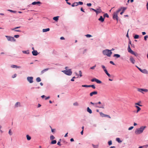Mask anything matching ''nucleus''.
<instances>
[{
    "mask_svg": "<svg viewBox=\"0 0 148 148\" xmlns=\"http://www.w3.org/2000/svg\"><path fill=\"white\" fill-rule=\"evenodd\" d=\"M146 127L145 126H141L139 128L136 129L135 131V133L136 134H138L142 133L144 129Z\"/></svg>",
    "mask_w": 148,
    "mask_h": 148,
    "instance_id": "obj_1",
    "label": "nucleus"
},
{
    "mask_svg": "<svg viewBox=\"0 0 148 148\" xmlns=\"http://www.w3.org/2000/svg\"><path fill=\"white\" fill-rule=\"evenodd\" d=\"M103 54L105 56H107L108 57H110L112 53L111 50L108 49H106L102 51Z\"/></svg>",
    "mask_w": 148,
    "mask_h": 148,
    "instance_id": "obj_2",
    "label": "nucleus"
},
{
    "mask_svg": "<svg viewBox=\"0 0 148 148\" xmlns=\"http://www.w3.org/2000/svg\"><path fill=\"white\" fill-rule=\"evenodd\" d=\"M62 71L66 75L69 76L71 75L72 73V72L71 71V69Z\"/></svg>",
    "mask_w": 148,
    "mask_h": 148,
    "instance_id": "obj_3",
    "label": "nucleus"
},
{
    "mask_svg": "<svg viewBox=\"0 0 148 148\" xmlns=\"http://www.w3.org/2000/svg\"><path fill=\"white\" fill-rule=\"evenodd\" d=\"M128 51L131 53V54L134 55L135 56L137 57L138 56V54L137 53H135L131 49L130 45H129L127 48Z\"/></svg>",
    "mask_w": 148,
    "mask_h": 148,
    "instance_id": "obj_4",
    "label": "nucleus"
},
{
    "mask_svg": "<svg viewBox=\"0 0 148 148\" xmlns=\"http://www.w3.org/2000/svg\"><path fill=\"white\" fill-rule=\"evenodd\" d=\"M5 37L7 38L8 40L10 41H15L16 40L14 39V37H12L10 36H5Z\"/></svg>",
    "mask_w": 148,
    "mask_h": 148,
    "instance_id": "obj_5",
    "label": "nucleus"
},
{
    "mask_svg": "<svg viewBox=\"0 0 148 148\" xmlns=\"http://www.w3.org/2000/svg\"><path fill=\"white\" fill-rule=\"evenodd\" d=\"M112 18L114 20H116L117 21L118 20V16L117 14L115 12H114L113 14Z\"/></svg>",
    "mask_w": 148,
    "mask_h": 148,
    "instance_id": "obj_6",
    "label": "nucleus"
},
{
    "mask_svg": "<svg viewBox=\"0 0 148 148\" xmlns=\"http://www.w3.org/2000/svg\"><path fill=\"white\" fill-rule=\"evenodd\" d=\"M33 77H27V80L30 83H32L33 82Z\"/></svg>",
    "mask_w": 148,
    "mask_h": 148,
    "instance_id": "obj_7",
    "label": "nucleus"
},
{
    "mask_svg": "<svg viewBox=\"0 0 148 148\" xmlns=\"http://www.w3.org/2000/svg\"><path fill=\"white\" fill-rule=\"evenodd\" d=\"M138 91L141 92L143 93V92H147L148 91V90L146 89H143V88H138Z\"/></svg>",
    "mask_w": 148,
    "mask_h": 148,
    "instance_id": "obj_8",
    "label": "nucleus"
},
{
    "mask_svg": "<svg viewBox=\"0 0 148 148\" xmlns=\"http://www.w3.org/2000/svg\"><path fill=\"white\" fill-rule=\"evenodd\" d=\"M95 107L103 109L104 108L105 104L104 103L101 104L100 105H95Z\"/></svg>",
    "mask_w": 148,
    "mask_h": 148,
    "instance_id": "obj_9",
    "label": "nucleus"
},
{
    "mask_svg": "<svg viewBox=\"0 0 148 148\" xmlns=\"http://www.w3.org/2000/svg\"><path fill=\"white\" fill-rule=\"evenodd\" d=\"M96 12V14L97 15H98L99 13H100L102 12V10L99 7L98 8H97L96 10H95V11Z\"/></svg>",
    "mask_w": 148,
    "mask_h": 148,
    "instance_id": "obj_10",
    "label": "nucleus"
},
{
    "mask_svg": "<svg viewBox=\"0 0 148 148\" xmlns=\"http://www.w3.org/2000/svg\"><path fill=\"white\" fill-rule=\"evenodd\" d=\"M32 53L33 55L34 56H36L38 54V53L37 51L36 50H34V51H32Z\"/></svg>",
    "mask_w": 148,
    "mask_h": 148,
    "instance_id": "obj_11",
    "label": "nucleus"
},
{
    "mask_svg": "<svg viewBox=\"0 0 148 148\" xmlns=\"http://www.w3.org/2000/svg\"><path fill=\"white\" fill-rule=\"evenodd\" d=\"M105 18L102 17V16H100L99 18L98 19V20L102 23L104 21Z\"/></svg>",
    "mask_w": 148,
    "mask_h": 148,
    "instance_id": "obj_12",
    "label": "nucleus"
},
{
    "mask_svg": "<svg viewBox=\"0 0 148 148\" xmlns=\"http://www.w3.org/2000/svg\"><path fill=\"white\" fill-rule=\"evenodd\" d=\"M97 92L96 91H94L90 92V96H92L93 95H97Z\"/></svg>",
    "mask_w": 148,
    "mask_h": 148,
    "instance_id": "obj_13",
    "label": "nucleus"
},
{
    "mask_svg": "<svg viewBox=\"0 0 148 148\" xmlns=\"http://www.w3.org/2000/svg\"><path fill=\"white\" fill-rule=\"evenodd\" d=\"M130 62L133 64H134L135 62V60L132 57V56H131L130 58Z\"/></svg>",
    "mask_w": 148,
    "mask_h": 148,
    "instance_id": "obj_14",
    "label": "nucleus"
},
{
    "mask_svg": "<svg viewBox=\"0 0 148 148\" xmlns=\"http://www.w3.org/2000/svg\"><path fill=\"white\" fill-rule=\"evenodd\" d=\"M41 3V2L39 1H34L32 3V4L33 5H38L39 4H40Z\"/></svg>",
    "mask_w": 148,
    "mask_h": 148,
    "instance_id": "obj_15",
    "label": "nucleus"
},
{
    "mask_svg": "<svg viewBox=\"0 0 148 148\" xmlns=\"http://www.w3.org/2000/svg\"><path fill=\"white\" fill-rule=\"evenodd\" d=\"M122 9V11L120 13V14L122 15L124 13L125 11L127 9L126 7H121Z\"/></svg>",
    "mask_w": 148,
    "mask_h": 148,
    "instance_id": "obj_16",
    "label": "nucleus"
},
{
    "mask_svg": "<svg viewBox=\"0 0 148 148\" xmlns=\"http://www.w3.org/2000/svg\"><path fill=\"white\" fill-rule=\"evenodd\" d=\"M87 111L90 114H91L92 113V110L90 109L89 107H88L87 108Z\"/></svg>",
    "mask_w": 148,
    "mask_h": 148,
    "instance_id": "obj_17",
    "label": "nucleus"
},
{
    "mask_svg": "<svg viewBox=\"0 0 148 148\" xmlns=\"http://www.w3.org/2000/svg\"><path fill=\"white\" fill-rule=\"evenodd\" d=\"M20 106V103L19 102H17L15 104V108H17Z\"/></svg>",
    "mask_w": 148,
    "mask_h": 148,
    "instance_id": "obj_18",
    "label": "nucleus"
},
{
    "mask_svg": "<svg viewBox=\"0 0 148 148\" xmlns=\"http://www.w3.org/2000/svg\"><path fill=\"white\" fill-rule=\"evenodd\" d=\"M141 72L145 74H148V71L146 69H142Z\"/></svg>",
    "mask_w": 148,
    "mask_h": 148,
    "instance_id": "obj_19",
    "label": "nucleus"
},
{
    "mask_svg": "<svg viewBox=\"0 0 148 148\" xmlns=\"http://www.w3.org/2000/svg\"><path fill=\"white\" fill-rule=\"evenodd\" d=\"M50 69L49 68H47L46 69H45L43 70L42 71H41V74H43V73H44L46 71H47L49 69Z\"/></svg>",
    "mask_w": 148,
    "mask_h": 148,
    "instance_id": "obj_20",
    "label": "nucleus"
},
{
    "mask_svg": "<svg viewBox=\"0 0 148 148\" xmlns=\"http://www.w3.org/2000/svg\"><path fill=\"white\" fill-rule=\"evenodd\" d=\"M135 107L137 109V110L136 112V113H138V112L140 110L141 108L139 106H136Z\"/></svg>",
    "mask_w": 148,
    "mask_h": 148,
    "instance_id": "obj_21",
    "label": "nucleus"
},
{
    "mask_svg": "<svg viewBox=\"0 0 148 148\" xmlns=\"http://www.w3.org/2000/svg\"><path fill=\"white\" fill-rule=\"evenodd\" d=\"M50 30V29L49 28H47L46 29H42V32H48Z\"/></svg>",
    "mask_w": 148,
    "mask_h": 148,
    "instance_id": "obj_22",
    "label": "nucleus"
},
{
    "mask_svg": "<svg viewBox=\"0 0 148 148\" xmlns=\"http://www.w3.org/2000/svg\"><path fill=\"white\" fill-rule=\"evenodd\" d=\"M59 17V16H55L53 17V19L56 21H57L58 20Z\"/></svg>",
    "mask_w": 148,
    "mask_h": 148,
    "instance_id": "obj_23",
    "label": "nucleus"
},
{
    "mask_svg": "<svg viewBox=\"0 0 148 148\" xmlns=\"http://www.w3.org/2000/svg\"><path fill=\"white\" fill-rule=\"evenodd\" d=\"M116 140L119 143H121L122 142V141L120 140V138H117L116 139Z\"/></svg>",
    "mask_w": 148,
    "mask_h": 148,
    "instance_id": "obj_24",
    "label": "nucleus"
},
{
    "mask_svg": "<svg viewBox=\"0 0 148 148\" xmlns=\"http://www.w3.org/2000/svg\"><path fill=\"white\" fill-rule=\"evenodd\" d=\"M22 52L23 53L27 54H29V50H27V51H23Z\"/></svg>",
    "mask_w": 148,
    "mask_h": 148,
    "instance_id": "obj_25",
    "label": "nucleus"
},
{
    "mask_svg": "<svg viewBox=\"0 0 148 148\" xmlns=\"http://www.w3.org/2000/svg\"><path fill=\"white\" fill-rule=\"evenodd\" d=\"M114 57H116V58H118L120 57V55L119 54H115L113 56Z\"/></svg>",
    "mask_w": 148,
    "mask_h": 148,
    "instance_id": "obj_26",
    "label": "nucleus"
},
{
    "mask_svg": "<svg viewBox=\"0 0 148 148\" xmlns=\"http://www.w3.org/2000/svg\"><path fill=\"white\" fill-rule=\"evenodd\" d=\"M56 143H57V141H56V140H53L50 143V144H56Z\"/></svg>",
    "mask_w": 148,
    "mask_h": 148,
    "instance_id": "obj_27",
    "label": "nucleus"
},
{
    "mask_svg": "<svg viewBox=\"0 0 148 148\" xmlns=\"http://www.w3.org/2000/svg\"><path fill=\"white\" fill-rule=\"evenodd\" d=\"M103 17L105 18V17L109 18V16L107 13H105L103 14Z\"/></svg>",
    "mask_w": 148,
    "mask_h": 148,
    "instance_id": "obj_28",
    "label": "nucleus"
},
{
    "mask_svg": "<svg viewBox=\"0 0 148 148\" xmlns=\"http://www.w3.org/2000/svg\"><path fill=\"white\" fill-rule=\"evenodd\" d=\"M36 80L37 82H39L41 81V79L39 77H38L36 78Z\"/></svg>",
    "mask_w": 148,
    "mask_h": 148,
    "instance_id": "obj_29",
    "label": "nucleus"
},
{
    "mask_svg": "<svg viewBox=\"0 0 148 148\" xmlns=\"http://www.w3.org/2000/svg\"><path fill=\"white\" fill-rule=\"evenodd\" d=\"M96 82L97 83L100 84L102 83V82L100 80H99L96 79Z\"/></svg>",
    "mask_w": 148,
    "mask_h": 148,
    "instance_id": "obj_30",
    "label": "nucleus"
},
{
    "mask_svg": "<svg viewBox=\"0 0 148 148\" xmlns=\"http://www.w3.org/2000/svg\"><path fill=\"white\" fill-rule=\"evenodd\" d=\"M27 140H30L31 139V137L28 135H26Z\"/></svg>",
    "mask_w": 148,
    "mask_h": 148,
    "instance_id": "obj_31",
    "label": "nucleus"
},
{
    "mask_svg": "<svg viewBox=\"0 0 148 148\" xmlns=\"http://www.w3.org/2000/svg\"><path fill=\"white\" fill-rule=\"evenodd\" d=\"M77 2H75L73 3L71 5V6L73 7H74L75 6H77Z\"/></svg>",
    "mask_w": 148,
    "mask_h": 148,
    "instance_id": "obj_32",
    "label": "nucleus"
},
{
    "mask_svg": "<svg viewBox=\"0 0 148 148\" xmlns=\"http://www.w3.org/2000/svg\"><path fill=\"white\" fill-rule=\"evenodd\" d=\"M134 38L135 39H138L139 37V36L137 34H136L134 36Z\"/></svg>",
    "mask_w": 148,
    "mask_h": 148,
    "instance_id": "obj_33",
    "label": "nucleus"
},
{
    "mask_svg": "<svg viewBox=\"0 0 148 148\" xmlns=\"http://www.w3.org/2000/svg\"><path fill=\"white\" fill-rule=\"evenodd\" d=\"M92 145L94 148H98V145H95L92 144Z\"/></svg>",
    "mask_w": 148,
    "mask_h": 148,
    "instance_id": "obj_34",
    "label": "nucleus"
},
{
    "mask_svg": "<svg viewBox=\"0 0 148 148\" xmlns=\"http://www.w3.org/2000/svg\"><path fill=\"white\" fill-rule=\"evenodd\" d=\"M77 5H82L83 4V2L82 1H79L78 2H77Z\"/></svg>",
    "mask_w": 148,
    "mask_h": 148,
    "instance_id": "obj_35",
    "label": "nucleus"
},
{
    "mask_svg": "<svg viewBox=\"0 0 148 148\" xmlns=\"http://www.w3.org/2000/svg\"><path fill=\"white\" fill-rule=\"evenodd\" d=\"M99 114L102 117H104L105 114L103 113L102 112H100L99 113Z\"/></svg>",
    "mask_w": 148,
    "mask_h": 148,
    "instance_id": "obj_36",
    "label": "nucleus"
},
{
    "mask_svg": "<svg viewBox=\"0 0 148 148\" xmlns=\"http://www.w3.org/2000/svg\"><path fill=\"white\" fill-rule=\"evenodd\" d=\"M90 85H84L82 86V87H90Z\"/></svg>",
    "mask_w": 148,
    "mask_h": 148,
    "instance_id": "obj_37",
    "label": "nucleus"
},
{
    "mask_svg": "<svg viewBox=\"0 0 148 148\" xmlns=\"http://www.w3.org/2000/svg\"><path fill=\"white\" fill-rule=\"evenodd\" d=\"M8 11L14 13H16V11H14L11 10H8Z\"/></svg>",
    "mask_w": 148,
    "mask_h": 148,
    "instance_id": "obj_38",
    "label": "nucleus"
},
{
    "mask_svg": "<svg viewBox=\"0 0 148 148\" xmlns=\"http://www.w3.org/2000/svg\"><path fill=\"white\" fill-rule=\"evenodd\" d=\"M55 137L53 135H51L50 136V139L51 140H52L54 139Z\"/></svg>",
    "mask_w": 148,
    "mask_h": 148,
    "instance_id": "obj_39",
    "label": "nucleus"
},
{
    "mask_svg": "<svg viewBox=\"0 0 148 148\" xmlns=\"http://www.w3.org/2000/svg\"><path fill=\"white\" fill-rule=\"evenodd\" d=\"M108 144L109 146L111 145L112 144V140H110L108 141Z\"/></svg>",
    "mask_w": 148,
    "mask_h": 148,
    "instance_id": "obj_40",
    "label": "nucleus"
},
{
    "mask_svg": "<svg viewBox=\"0 0 148 148\" xmlns=\"http://www.w3.org/2000/svg\"><path fill=\"white\" fill-rule=\"evenodd\" d=\"M21 27V26H18V27H15L14 28H12L11 29V30H14L15 29H19V28H20V27Z\"/></svg>",
    "mask_w": 148,
    "mask_h": 148,
    "instance_id": "obj_41",
    "label": "nucleus"
},
{
    "mask_svg": "<svg viewBox=\"0 0 148 148\" xmlns=\"http://www.w3.org/2000/svg\"><path fill=\"white\" fill-rule=\"evenodd\" d=\"M122 10L121 7L115 13H116L117 14H118L119 12L121 10Z\"/></svg>",
    "mask_w": 148,
    "mask_h": 148,
    "instance_id": "obj_42",
    "label": "nucleus"
},
{
    "mask_svg": "<svg viewBox=\"0 0 148 148\" xmlns=\"http://www.w3.org/2000/svg\"><path fill=\"white\" fill-rule=\"evenodd\" d=\"M90 87H92V88L94 89L96 88V87L94 85H90Z\"/></svg>",
    "mask_w": 148,
    "mask_h": 148,
    "instance_id": "obj_43",
    "label": "nucleus"
},
{
    "mask_svg": "<svg viewBox=\"0 0 148 148\" xmlns=\"http://www.w3.org/2000/svg\"><path fill=\"white\" fill-rule=\"evenodd\" d=\"M140 102H139L138 103H135V104L136 105H138V106H142V105H140Z\"/></svg>",
    "mask_w": 148,
    "mask_h": 148,
    "instance_id": "obj_44",
    "label": "nucleus"
},
{
    "mask_svg": "<svg viewBox=\"0 0 148 148\" xmlns=\"http://www.w3.org/2000/svg\"><path fill=\"white\" fill-rule=\"evenodd\" d=\"M85 36L87 38H90L92 36L91 35L89 34H87Z\"/></svg>",
    "mask_w": 148,
    "mask_h": 148,
    "instance_id": "obj_45",
    "label": "nucleus"
},
{
    "mask_svg": "<svg viewBox=\"0 0 148 148\" xmlns=\"http://www.w3.org/2000/svg\"><path fill=\"white\" fill-rule=\"evenodd\" d=\"M73 105L74 106H78V104L77 102H75L74 103H73Z\"/></svg>",
    "mask_w": 148,
    "mask_h": 148,
    "instance_id": "obj_46",
    "label": "nucleus"
},
{
    "mask_svg": "<svg viewBox=\"0 0 148 148\" xmlns=\"http://www.w3.org/2000/svg\"><path fill=\"white\" fill-rule=\"evenodd\" d=\"M102 104L100 101H99L98 102L96 103L95 105H98L99 104Z\"/></svg>",
    "mask_w": 148,
    "mask_h": 148,
    "instance_id": "obj_47",
    "label": "nucleus"
},
{
    "mask_svg": "<svg viewBox=\"0 0 148 148\" xmlns=\"http://www.w3.org/2000/svg\"><path fill=\"white\" fill-rule=\"evenodd\" d=\"M76 78L75 76H74L73 77V78L71 79V81L73 82L74 81V79Z\"/></svg>",
    "mask_w": 148,
    "mask_h": 148,
    "instance_id": "obj_48",
    "label": "nucleus"
},
{
    "mask_svg": "<svg viewBox=\"0 0 148 148\" xmlns=\"http://www.w3.org/2000/svg\"><path fill=\"white\" fill-rule=\"evenodd\" d=\"M16 76H17L16 74H15L12 76V78H14L16 77Z\"/></svg>",
    "mask_w": 148,
    "mask_h": 148,
    "instance_id": "obj_49",
    "label": "nucleus"
},
{
    "mask_svg": "<svg viewBox=\"0 0 148 148\" xmlns=\"http://www.w3.org/2000/svg\"><path fill=\"white\" fill-rule=\"evenodd\" d=\"M96 78H94L91 80V81L92 82H96Z\"/></svg>",
    "mask_w": 148,
    "mask_h": 148,
    "instance_id": "obj_50",
    "label": "nucleus"
},
{
    "mask_svg": "<svg viewBox=\"0 0 148 148\" xmlns=\"http://www.w3.org/2000/svg\"><path fill=\"white\" fill-rule=\"evenodd\" d=\"M96 65L95 64L93 66L91 67L90 68V69H95V68L96 67Z\"/></svg>",
    "mask_w": 148,
    "mask_h": 148,
    "instance_id": "obj_51",
    "label": "nucleus"
},
{
    "mask_svg": "<svg viewBox=\"0 0 148 148\" xmlns=\"http://www.w3.org/2000/svg\"><path fill=\"white\" fill-rule=\"evenodd\" d=\"M79 76L80 77H81L82 76V72L81 71H79Z\"/></svg>",
    "mask_w": 148,
    "mask_h": 148,
    "instance_id": "obj_52",
    "label": "nucleus"
},
{
    "mask_svg": "<svg viewBox=\"0 0 148 148\" xmlns=\"http://www.w3.org/2000/svg\"><path fill=\"white\" fill-rule=\"evenodd\" d=\"M104 117H107L109 118H111L110 116L109 115H107V114H105Z\"/></svg>",
    "mask_w": 148,
    "mask_h": 148,
    "instance_id": "obj_53",
    "label": "nucleus"
},
{
    "mask_svg": "<svg viewBox=\"0 0 148 148\" xmlns=\"http://www.w3.org/2000/svg\"><path fill=\"white\" fill-rule=\"evenodd\" d=\"M148 38V36L146 35L144 37V40H147V38Z\"/></svg>",
    "mask_w": 148,
    "mask_h": 148,
    "instance_id": "obj_54",
    "label": "nucleus"
},
{
    "mask_svg": "<svg viewBox=\"0 0 148 148\" xmlns=\"http://www.w3.org/2000/svg\"><path fill=\"white\" fill-rule=\"evenodd\" d=\"M134 127L133 126H131L128 128V130H131L132 129L134 128Z\"/></svg>",
    "mask_w": 148,
    "mask_h": 148,
    "instance_id": "obj_55",
    "label": "nucleus"
},
{
    "mask_svg": "<svg viewBox=\"0 0 148 148\" xmlns=\"http://www.w3.org/2000/svg\"><path fill=\"white\" fill-rule=\"evenodd\" d=\"M16 65H12L11 66V67L12 68H16Z\"/></svg>",
    "mask_w": 148,
    "mask_h": 148,
    "instance_id": "obj_56",
    "label": "nucleus"
},
{
    "mask_svg": "<svg viewBox=\"0 0 148 148\" xmlns=\"http://www.w3.org/2000/svg\"><path fill=\"white\" fill-rule=\"evenodd\" d=\"M19 37V35H15L14 36V37L15 38H18Z\"/></svg>",
    "mask_w": 148,
    "mask_h": 148,
    "instance_id": "obj_57",
    "label": "nucleus"
},
{
    "mask_svg": "<svg viewBox=\"0 0 148 148\" xmlns=\"http://www.w3.org/2000/svg\"><path fill=\"white\" fill-rule=\"evenodd\" d=\"M86 5L88 7H90L91 6L92 4L91 3H88L86 4Z\"/></svg>",
    "mask_w": 148,
    "mask_h": 148,
    "instance_id": "obj_58",
    "label": "nucleus"
},
{
    "mask_svg": "<svg viewBox=\"0 0 148 148\" xmlns=\"http://www.w3.org/2000/svg\"><path fill=\"white\" fill-rule=\"evenodd\" d=\"M110 63L111 64H112L113 65H115V64L112 61H110Z\"/></svg>",
    "mask_w": 148,
    "mask_h": 148,
    "instance_id": "obj_59",
    "label": "nucleus"
},
{
    "mask_svg": "<svg viewBox=\"0 0 148 148\" xmlns=\"http://www.w3.org/2000/svg\"><path fill=\"white\" fill-rule=\"evenodd\" d=\"M8 133L10 135H11L12 134V133L11 132V131L10 130H9Z\"/></svg>",
    "mask_w": 148,
    "mask_h": 148,
    "instance_id": "obj_60",
    "label": "nucleus"
},
{
    "mask_svg": "<svg viewBox=\"0 0 148 148\" xmlns=\"http://www.w3.org/2000/svg\"><path fill=\"white\" fill-rule=\"evenodd\" d=\"M50 127L51 128V132L53 133L54 132V131L55 130V129H52L51 127V126H50Z\"/></svg>",
    "mask_w": 148,
    "mask_h": 148,
    "instance_id": "obj_61",
    "label": "nucleus"
},
{
    "mask_svg": "<svg viewBox=\"0 0 148 148\" xmlns=\"http://www.w3.org/2000/svg\"><path fill=\"white\" fill-rule=\"evenodd\" d=\"M90 103L92 105H94V106L95 105H96V103H93L92 102H90Z\"/></svg>",
    "mask_w": 148,
    "mask_h": 148,
    "instance_id": "obj_62",
    "label": "nucleus"
},
{
    "mask_svg": "<svg viewBox=\"0 0 148 148\" xmlns=\"http://www.w3.org/2000/svg\"><path fill=\"white\" fill-rule=\"evenodd\" d=\"M101 67L103 69V70L106 69L105 66L104 65H101Z\"/></svg>",
    "mask_w": 148,
    "mask_h": 148,
    "instance_id": "obj_63",
    "label": "nucleus"
},
{
    "mask_svg": "<svg viewBox=\"0 0 148 148\" xmlns=\"http://www.w3.org/2000/svg\"><path fill=\"white\" fill-rule=\"evenodd\" d=\"M80 10L81 11L84 12H85V11H84V9H83V8L82 7L81 8H80Z\"/></svg>",
    "mask_w": 148,
    "mask_h": 148,
    "instance_id": "obj_64",
    "label": "nucleus"
}]
</instances>
